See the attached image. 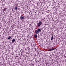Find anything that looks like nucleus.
<instances>
[{"label":"nucleus","mask_w":66,"mask_h":66,"mask_svg":"<svg viewBox=\"0 0 66 66\" xmlns=\"http://www.w3.org/2000/svg\"><path fill=\"white\" fill-rule=\"evenodd\" d=\"M41 31V30L40 29H39L36 30L35 31V33L36 34H39L40 32Z\"/></svg>","instance_id":"1"},{"label":"nucleus","mask_w":66,"mask_h":66,"mask_svg":"<svg viewBox=\"0 0 66 66\" xmlns=\"http://www.w3.org/2000/svg\"><path fill=\"white\" fill-rule=\"evenodd\" d=\"M42 24V22L41 21H39V22L38 24H37V25L38 27H39Z\"/></svg>","instance_id":"2"},{"label":"nucleus","mask_w":66,"mask_h":66,"mask_svg":"<svg viewBox=\"0 0 66 66\" xmlns=\"http://www.w3.org/2000/svg\"><path fill=\"white\" fill-rule=\"evenodd\" d=\"M20 19H21V20H23L24 19V17L23 16H21V17H20Z\"/></svg>","instance_id":"3"},{"label":"nucleus","mask_w":66,"mask_h":66,"mask_svg":"<svg viewBox=\"0 0 66 66\" xmlns=\"http://www.w3.org/2000/svg\"><path fill=\"white\" fill-rule=\"evenodd\" d=\"M37 35L35 34L34 35V37L35 38H37Z\"/></svg>","instance_id":"4"},{"label":"nucleus","mask_w":66,"mask_h":66,"mask_svg":"<svg viewBox=\"0 0 66 66\" xmlns=\"http://www.w3.org/2000/svg\"><path fill=\"white\" fill-rule=\"evenodd\" d=\"M18 9V7H15V9H14V10H17Z\"/></svg>","instance_id":"5"},{"label":"nucleus","mask_w":66,"mask_h":66,"mask_svg":"<svg viewBox=\"0 0 66 66\" xmlns=\"http://www.w3.org/2000/svg\"><path fill=\"white\" fill-rule=\"evenodd\" d=\"M15 40L14 39H12V42H15Z\"/></svg>","instance_id":"6"},{"label":"nucleus","mask_w":66,"mask_h":66,"mask_svg":"<svg viewBox=\"0 0 66 66\" xmlns=\"http://www.w3.org/2000/svg\"><path fill=\"white\" fill-rule=\"evenodd\" d=\"M11 38V37L10 36H9L8 38V39L9 40Z\"/></svg>","instance_id":"7"},{"label":"nucleus","mask_w":66,"mask_h":66,"mask_svg":"<svg viewBox=\"0 0 66 66\" xmlns=\"http://www.w3.org/2000/svg\"><path fill=\"white\" fill-rule=\"evenodd\" d=\"M51 49V51H53V50H54L55 49H54L53 48H52Z\"/></svg>","instance_id":"8"},{"label":"nucleus","mask_w":66,"mask_h":66,"mask_svg":"<svg viewBox=\"0 0 66 66\" xmlns=\"http://www.w3.org/2000/svg\"><path fill=\"white\" fill-rule=\"evenodd\" d=\"M53 36H52V37H51V40H53Z\"/></svg>","instance_id":"9"},{"label":"nucleus","mask_w":66,"mask_h":66,"mask_svg":"<svg viewBox=\"0 0 66 66\" xmlns=\"http://www.w3.org/2000/svg\"><path fill=\"white\" fill-rule=\"evenodd\" d=\"M49 51H51L52 50H51V49H49Z\"/></svg>","instance_id":"10"},{"label":"nucleus","mask_w":66,"mask_h":66,"mask_svg":"<svg viewBox=\"0 0 66 66\" xmlns=\"http://www.w3.org/2000/svg\"><path fill=\"white\" fill-rule=\"evenodd\" d=\"M65 66H66V64H65Z\"/></svg>","instance_id":"11"}]
</instances>
